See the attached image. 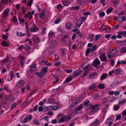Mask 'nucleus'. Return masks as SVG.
Listing matches in <instances>:
<instances>
[{"label": "nucleus", "mask_w": 126, "mask_h": 126, "mask_svg": "<svg viewBox=\"0 0 126 126\" xmlns=\"http://www.w3.org/2000/svg\"><path fill=\"white\" fill-rule=\"evenodd\" d=\"M82 72V70L80 69L75 71L73 73V75L74 77H77L81 74Z\"/></svg>", "instance_id": "obj_5"}, {"label": "nucleus", "mask_w": 126, "mask_h": 126, "mask_svg": "<svg viewBox=\"0 0 126 126\" xmlns=\"http://www.w3.org/2000/svg\"><path fill=\"white\" fill-rule=\"evenodd\" d=\"M107 76V74L106 73H104L100 77V79L101 80H102L105 79Z\"/></svg>", "instance_id": "obj_21"}, {"label": "nucleus", "mask_w": 126, "mask_h": 126, "mask_svg": "<svg viewBox=\"0 0 126 126\" xmlns=\"http://www.w3.org/2000/svg\"><path fill=\"white\" fill-rule=\"evenodd\" d=\"M14 99V97L11 95H10L8 97L7 99L9 101H13Z\"/></svg>", "instance_id": "obj_31"}, {"label": "nucleus", "mask_w": 126, "mask_h": 126, "mask_svg": "<svg viewBox=\"0 0 126 126\" xmlns=\"http://www.w3.org/2000/svg\"><path fill=\"white\" fill-rule=\"evenodd\" d=\"M61 20V19L60 18H58L54 21V23L55 24H57L60 22Z\"/></svg>", "instance_id": "obj_45"}, {"label": "nucleus", "mask_w": 126, "mask_h": 126, "mask_svg": "<svg viewBox=\"0 0 126 126\" xmlns=\"http://www.w3.org/2000/svg\"><path fill=\"white\" fill-rule=\"evenodd\" d=\"M25 62L24 61H20V66L22 67H24V65Z\"/></svg>", "instance_id": "obj_43"}, {"label": "nucleus", "mask_w": 126, "mask_h": 126, "mask_svg": "<svg viewBox=\"0 0 126 126\" xmlns=\"http://www.w3.org/2000/svg\"><path fill=\"white\" fill-rule=\"evenodd\" d=\"M121 52L122 53H124L126 52V47H124L122 48L121 49Z\"/></svg>", "instance_id": "obj_50"}, {"label": "nucleus", "mask_w": 126, "mask_h": 126, "mask_svg": "<svg viewBox=\"0 0 126 126\" xmlns=\"http://www.w3.org/2000/svg\"><path fill=\"white\" fill-rule=\"evenodd\" d=\"M36 65L35 64H33L31 65L30 66V70L31 72H33L34 71H36Z\"/></svg>", "instance_id": "obj_12"}, {"label": "nucleus", "mask_w": 126, "mask_h": 126, "mask_svg": "<svg viewBox=\"0 0 126 126\" xmlns=\"http://www.w3.org/2000/svg\"><path fill=\"white\" fill-rule=\"evenodd\" d=\"M10 10L9 9L7 8L5 9V11L3 12L2 14V18L3 19H5L8 16Z\"/></svg>", "instance_id": "obj_3"}, {"label": "nucleus", "mask_w": 126, "mask_h": 126, "mask_svg": "<svg viewBox=\"0 0 126 126\" xmlns=\"http://www.w3.org/2000/svg\"><path fill=\"white\" fill-rule=\"evenodd\" d=\"M35 74L37 75V76H38L40 78H42L43 77V75L42 74H42L41 73V72H37Z\"/></svg>", "instance_id": "obj_44"}, {"label": "nucleus", "mask_w": 126, "mask_h": 126, "mask_svg": "<svg viewBox=\"0 0 126 126\" xmlns=\"http://www.w3.org/2000/svg\"><path fill=\"white\" fill-rule=\"evenodd\" d=\"M9 59L8 57H6L5 59L2 61V62L4 63H6L8 62Z\"/></svg>", "instance_id": "obj_40"}, {"label": "nucleus", "mask_w": 126, "mask_h": 126, "mask_svg": "<svg viewBox=\"0 0 126 126\" xmlns=\"http://www.w3.org/2000/svg\"><path fill=\"white\" fill-rule=\"evenodd\" d=\"M48 68L47 66L43 67L41 69V73L43 75L45 74L47 72Z\"/></svg>", "instance_id": "obj_6"}, {"label": "nucleus", "mask_w": 126, "mask_h": 126, "mask_svg": "<svg viewBox=\"0 0 126 126\" xmlns=\"http://www.w3.org/2000/svg\"><path fill=\"white\" fill-rule=\"evenodd\" d=\"M115 49H111L110 50V54L114 55L115 53Z\"/></svg>", "instance_id": "obj_42"}, {"label": "nucleus", "mask_w": 126, "mask_h": 126, "mask_svg": "<svg viewBox=\"0 0 126 126\" xmlns=\"http://www.w3.org/2000/svg\"><path fill=\"white\" fill-rule=\"evenodd\" d=\"M39 30V28L37 27H34L33 28H31L30 30V32H35L38 31Z\"/></svg>", "instance_id": "obj_16"}, {"label": "nucleus", "mask_w": 126, "mask_h": 126, "mask_svg": "<svg viewBox=\"0 0 126 126\" xmlns=\"http://www.w3.org/2000/svg\"><path fill=\"white\" fill-rule=\"evenodd\" d=\"M33 123L35 125H38L39 124V123L36 119H34L33 121Z\"/></svg>", "instance_id": "obj_48"}, {"label": "nucleus", "mask_w": 126, "mask_h": 126, "mask_svg": "<svg viewBox=\"0 0 126 126\" xmlns=\"http://www.w3.org/2000/svg\"><path fill=\"white\" fill-rule=\"evenodd\" d=\"M96 87V86L95 85H92L90 86L89 87V89L90 90H92L93 89L95 88Z\"/></svg>", "instance_id": "obj_39"}, {"label": "nucleus", "mask_w": 126, "mask_h": 126, "mask_svg": "<svg viewBox=\"0 0 126 126\" xmlns=\"http://www.w3.org/2000/svg\"><path fill=\"white\" fill-rule=\"evenodd\" d=\"M64 121L65 122V120L63 115H62V117L61 118L59 119V123H63Z\"/></svg>", "instance_id": "obj_30"}, {"label": "nucleus", "mask_w": 126, "mask_h": 126, "mask_svg": "<svg viewBox=\"0 0 126 126\" xmlns=\"http://www.w3.org/2000/svg\"><path fill=\"white\" fill-rule=\"evenodd\" d=\"M24 84V81L23 80H19L16 83L15 86L20 87L23 86Z\"/></svg>", "instance_id": "obj_7"}, {"label": "nucleus", "mask_w": 126, "mask_h": 126, "mask_svg": "<svg viewBox=\"0 0 126 126\" xmlns=\"http://www.w3.org/2000/svg\"><path fill=\"white\" fill-rule=\"evenodd\" d=\"M100 60L102 62H105L106 61V57L105 56V54L104 53H100Z\"/></svg>", "instance_id": "obj_11"}, {"label": "nucleus", "mask_w": 126, "mask_h": 126, "mask_svg": "<svg viewBox=\"0 0 126 126\" xmlns=\"http://www.w3.org/2000/svg\"><path fill=\"white\" fill-rule=\"evenodd\" d=\"M116 116V120H119L121 117V115L120 114L117 115Z\"/></svg>", "instance_id": "obj_57"}, {"label": "nucleus", "mask_w": 126, "mask_h": 126, "mask_svg": "<svg viewBox=\"0 0 126 126\" xmlns=\"http://www.w3.org/2000/svg\"><path fill=\"white\" fill-rule=\"evenodd\" d=\"M4 90L6 91L7 92H9L10 94H11V90H9L7 87H5L3 88Z\"/></svg>", "instance_id": "obj_35"}, {"label": "nucleus", "mask_w": 126, "mask_h": 126, "mask_svg": "<svg viewBox=\"0 0 126 126\" xmlns=\"http://www.w3.org/2000/svg\"><path fill=\"white\" fill-rule=\"evenodd\" d=\"M1 44L2 46L3 47H8L9 46V45L4 41H3L2 42Z\"/></svg>", "instance_id": "obj_18"}, {"label": "nucleus", "mask_w": 126, "mask_h": 126, "mask_svg": "<svg viewBox=\"0 0 126 126\" xmlns=\"http://www.w3.org/2000/svg\"><path fill=\"white\" fill-rule=\"evenodd\" d=\"M81 101V99H78L76 100L74 102H75V104H76L80 102Z\"/></svg>", "instance_id": "obj_58"}, {"label": "nucleus", "mask_w": 126, "mask_h": 126, "mask_svg": "<svg viewBox=\"0 0 126 126\" xmlns=\"http://www.w3.org/2000/svg\"><path fill=\"white\" fill-rule=\"evenodd\" d=\"M62 2L63 5L65 6L69 5L70 3L67 0H62Z\"/></svg>", "instance_id": "obj_22"}, {"label": "nucleus", "mask_w": 126, "mask_h": 126, "mask_svg": "<svg viewBox=\"0 0 126 126\" xmlns=\"http://www.w3.org/2000/svg\"><path fill=\"white\" fill-rule=\"evenodd\" d=\"M63 37L61 39V41L63 43L65 44L69 38V36L67 34L63 36Z\"/></svg>", "instance_id": "obj_9"}, {"label": "nucleus", "mask_w": 126, "mask_h": 126, "mask_svg": "<svg viewBox=\"0 0 126 126\" xmlns=\"http://www.w3.org/2000/svg\"><path fill=\"white\" fill-rule=\"evenodd\" d=\"M56 7L58 10L60 9L62 7H63L61 4H60L57 5L56 6Z\"/></svg>", "instance_id": "obj_54"}, {"label": "nucleus", "mask_w": 126, "mask_h": 126, "mask_svg": "<svg viewBox=\"0 0 126 126\" xmlns=\"http://www.w3.org/2000/svg\"><path fill=\"white\" fill-rule=\"evenodd\" d=\"M99 121L98 120H96L92 124V125L93 126H95L98 124Z\"/></svg>", "instance_id": "obj_36"}, {"label": "nucleus", "mask_w": 126, "mask_h": 126, "mask_svg": "<svg viewBox=\"0 0 126 126\" xmlns=\"http://www.w3.org/2000/svg\"><path fill=\"white\" fill-rule=\"evenodd\" d=\"M101 36L100 35L97 34L96 35L95 37V41H97L99 38H100Z\"/></svg>", "instance_id": "obj_37"}, {"label": "nucleus", "mask_w": 126, "mask_h": 126, "mask_svg": "<svg viewBox=\"0 0 126 126\" xmlns=\"http://www.w3.org/2000/svg\"><path fill=\"white\" fill-rule=\"evenodd\" d=\"M101 106V105L95 104L92 107V112H95L97 111L98 110L99 107Z\"/></svg>", "instance_id": "obj_2"}, {"label": "nucleus", "mask_w": 126, "mask_h": 126, "mask_svg": "<svg viewBox=\"0 0 126 126\" xmlns=\"http://www.w3.org/2000/svg\"><path fill=\"white\" fill-rule=\"evenodd\" d=\"M118 35H117V38H122V36L126 37V31H123L121 32H117Z\"/></svg>", "instance_id": "obj_1"}, {"label": "nucleus", "mask_w": 126, "mask_h": 126, "mask_svg": "<svg viewBox=\"0 0 126 126\" xmlns=\"http://www.w3.org/2000/svg\"><path fill=\"white\" fill-rule=\"evenodd\" d=\"M16 34L17 36L20 37H22L26 34V33L23 34L21 32H16Z\"/></svg>", "instance_id": "obj_26"}, {"label": "nucleus", "mask_w": 126, "mask_h": 126, "mask_svg": "<svg viewBox=\"0 0 126 126\" xmlns=\"http://www.w3.org/2000/svg\"><path fill=\"white\" fill-rule=\"evenodd\" d=\"M38 110L39 111L41 112L43 111V107L42 106H40L38 108Z\"/></svg>", "instance_id": "obj_64"}, {"label": "nucleus", "mask_w": 126, "mask_h": 126, "mask_svg": "<svg viewBox=\"0 0 126 126\" xmlns=\"http://www.w3.org/2000/svg\"><path fill=\"white\" fill-rule=\"evenodd\" d=\"M86 19V18L83 17H81L79 18V20L81 22L83 23V22H84Z\"/></svg>", "instance_id": "obj_34"}, {"label": "nucleus", "mask_w": 126, "mask_h": 126, "mask_svg": "<svg viewBox=\"0 0 126 126\" xmlns=\"http://www.w3.org/2000/svg\"><path fill=\"white\" fill-rule=\"evenodd\" d=\"M43 111H46L48 110L47 108V107L46 106H44L43 107Z\"/></svg>", "instance_id": "obj_51"}, {"label": "nucleus", "mask_w": 126, "mask_h": 126, "mask_svg": "<svg viewBox=\"0 0 126 126\" xmlns=\"http://www.w3.org/2000/svg\"><path fill=\"white\" fill-rule=\"evenodd\" d=\"M113 10V8L112 7L109 8L106 11L107 14H109L110 13H111Z\"/></svg>", "instance_id": "obj_24"}, {"label": "nucleus", "mask_w": 126, "mask_h": 126, "mask_svg": "<svg viewBox=\"0 0 126 126\" xmlns=\"http://www.w3.org/2000/svg\"><path fill=\"white\" fill-rule=\"evenodd\" d=\"M98 87L99 88L103 89L104 88V85L103 84H100L98 85Z\"/></svg>", "instance_id": "obj_32"}, {"label": "nucleus", "mask_w": 126, "mask_h": 126, "mask_svg": "<svg viewBox=\"0 0 126 126\" xmlns=\"http://www.w3.org/2000/svg\"><path fill=\"white\" fill-rule=\"evenodd\" d=\"M112 121L113 120L112 119H108L106 121V123L108 124L109 126H110L112 124Z\"/></svg>", "instance_id": "obj_17"}, {"label": "nucleus", "mask_w": 126, "mask_h": 126, "mask_svg": "<svg viewBox=\"0 0 126 126\" xmlns=\"http://www.w3.org/2000/svg\"><path fill=\"white\" fill-rule=\"evenodd\" d=\"M91 51V49L90 48H88L87 49L85 52V56H87Z\"/></svg>", "instance_id": "obj_28"}, {"label": "nucleus", "mask_w": 126, "mask_h": 126, "mask_svg": "<svg viewBox=\"0 0 126 126\" xmlns=\"http://www.w3.org/2000/svg\"><path fill=\"white\" fill-rule=\"evenodd\" d=\"M89 69L86 70V72H84L83 74V75L81 76L82 78H84L87 74L89 73Z\"/></svg>", "instance_id": "obj_25"}, {"label": "nucleus", "mask_w": 126, "mask_h": 126, "mask_svg": "<svg viewBox=\"0 0 126 126\" xmlns=\"http://www.w3.org/2000/svg\"><path fill=\"white\" fill-rule=\"evenodd\" d=\"M65 122H67L70 120L71 119V115L69 114L66 116L64 115H63Z\"/></svg>", "instance_id": "obj_13"}, {"label": "nucleus", "mask_w": 126, "mask_h": 126, "mask_svg": "<svg viewBox=\"0 0 126 126\" xmlns=\"http://www.w3.org/2000/svg\"><path fill=\"white\" fill-rule=\"evenodd\" d=\"M64 71L65 72L67 73H71L73 71V70L72 69H65L64 70Z\"/></svg>", "instance_id": "obj_41"}, {"label": "nucleus", "mask_w": 126, "mask_h": 126, "mask_svg": "<svg viewBox=\"0 0 126 126\" xmlns=\"http://www.w3.org/2000/svg\"><path fill=\"white\" fill-rule=\"evenodd\" d=\"M45 17V14L44 12L40 14L39 17L41 19H43Z\"/></svg>", "instance_id": "obj_33"}, {"label": "nucleus", "mask_w": 126, "mask_h": 126, "mask_svg": "<svg viewBox=\"0 0 126 126\" xmlns=\"http://www.w3.org/2000/svg\"><path fill=\"white\" fill-rule=\"evenodd\" d=\"M99 16L100 17H102L105 15V13L104 12H100L99 13Z\"/></svg>", "instance_id": "obj_38"}, {"label": "nucleus", "mask_w": 126, "mask_h": 126, "mask_svg": "<svg viewBox=\"0 0 126 126\" xmlns=\"http://www.w3.org/2000/svg\"><path fill=\"white\" fill-rule=\"evenodd\" d=\"M61 53L62 54V57L64 58L66 57L65 53L66 52V50L65 48L61 49Z\"/></svg>", "instance_id": "obj_15"}, {"label": "nucleus", "mask_w": 126, "mask_h": 126, "mask_svg": "<svg viewBox=\"0 0 126 126\" xmlns=\"http://www.w3.org/2000/svg\"><path fill=\"white\" fill-rule=\"evenodd\" d=\"M33 0H30L29 1V3L27 4V5H28L29 6H31L32 4L33 3Z\"/></svg>", "instance_id": "obj_55"}, {"label": "nucleus", "mask_w": 126, "mask_h": 126, "mask_svg": "<svg viewBox=\"0 0 126 126\" xmlns=\"http://www.w3.org/2000/svg\"><path fill=\"white\" fill-rule=\"evenodd\" d=\"M77 34H78L80 37H82L83 36V35L79 31L78 32H76Z\"/></svg>", "instance_id": "obj_49"}, {"label": "nucleus", "mask_w": 126, "mask_h": 126, "mask_svg": "<svg viewBox=\"0 0 126 126\" xmlns=\"http://www.w3.org/2000/svg\"><path fill=\"white\" fill-rule=\"evenodd\" d=\"M72 24L71 22H67L65 25L66 29L68 30H70L72 28Z\"/></svg>", "instance_id": "obj_10"}, {"label": "nucleus", "mask_w": 126, "mask_h": 126, "mask_svg": "<svg viewBox=\"0 0 126 126\" xmlns=\"http://www.w3.org/2000/svg\"><path fill=\"white\" fill-rule=\"evenodd\" d=\"M19 59L20 60V61H24V56H23L20 55L19 56Z\"/></svg>", "instance_id": "obj_53"}, {"label": "nucleus", "mask_w": 126, "mask_h": 126, "mask_svg": "<svg viewBox=\"0 0 126 126\" xmlns=\"http://www.w3.org/2000/svg\"><path fill=\"white\" fill-rule=\"evenodd\" d=\"M33 40L34 42L38 43H39L40 41L39 38L37 36L36 37L34 38Z\"/></svg>", "instance_id": "obj_27"}, {"label": "nucleus", "mask_w": 126, "mask_h": 126, "mask_svg": "<svg viewBox=\"0 0 126 126\" xmlns=\"http://www.w3.org/2000/svg\"><path fill=\"white\" fill-rule=\"evenodd\" d=\"M14 72L13 71H11L9 74V75L10 77V79H8L7 80L10 81L14 77Z\"/></svg>", "instance_id": "obj_14"}, {"label": "nucleus", "mask_w": 126, "mask_h": 126, "mask_svg": "<svg viewBox=\"0 0 126 126\" xmlns=\"http://www.w3.org/2000/svg\"><path fill=\"white\" fill-rule=\"evenodd\" d=\"M97 48V46L96 45H94L92 47L91 50L92 52L94 51Z\"/></svg>", "instance_id": "obj_29"}, {"label": "nucleus", "mask_w": 126, "mask_h": 126, "mask_svg": "<svg viewBox=\"0 0 126 126\" xmlns=\"http://www.w3.org/2000/svg\"><path fill=\"white\" fill-rule=\"evenodd\" d=\"M100 62L99 60L97 58L95 59L93 61V65L94 67L97 68V66L100 64Z\"/></svg>", "instance_id": "obj_4"}, {"label": "nucleus", "mask_w": 126, "mask_h": 126, "mask_svg": "<svg viewBox=\"0 0 126 126\" xmlns=\"http://www.w3.org/2000/svg\"><path fill=\"white\" fill-rule=\"evenodd\" d=\"M3 38L4 39L7 40L8 38V36L7 35H3L2 36Z\"/></svg>", "instance_id": "obj_59"}, {"label": "nucleus", "mask_w": 126, "mask_h": 126, "mask_svg": "<svg viewBox=\"0 0 126 126\" xmlns=\"http://www.w3.org/2000/svg\"><path fill=\"white\" fill-rule=\"evenodd\" d=\"M119 106L118 105H116L114 107V109L115 110H119Z\"/></svg>", "instance_id": "obj_61"}, {"label": "nucleus", "mask_w": 126, "mask_h": 126, "mask_svg": "<svg viewBox=\"0 0 126 126\" xmlns=\"http://www.w3.org/2000/svg\"><path fill=\"white\" fill-rule=\"evenodd\" d=\"M59 108V107L58 106H56L53 107V110H56Z\"/></svg>", "instance_id": "obj_52"}, {"label": "nucleus", "mask_w": 126, "mask_h": 126, "mask_svg": "<svg viewBox=\"0 0 126 126\" xmlns=\"http://www.w3.org/2000/svg\"><path fill=\"white\" fill-rule=\"evenodd\" d=\"M82 23H83L81 22L79 20H78L76 21L75 24L77 25V27H79Z\"/></svg>", "instance_id": "obj_20"}, {"label": "nucleus", "mask_w": 126, "mask_h": 126, "mask_svg": "<svg viewBox=\"0 0 126 126\" xmlns=\"http://www.w3.org/2000/svg\"><path fill=\"white\" fill-rule=\"evenodd\" d=\"M72 78L73 77L71 76V75H69L66 79L64 82H66V83L69 82L72 80Z\"/></svg>", "instance_id": "obj_19"}, {"label": "nucleus", "mask_w": 126, "mask_h": 126, "mask_svg": "<svg viewBox=\"0 0 126 126\" xmlns=\"http://www.w3.org/2000/svg\"><path fill=\"white\" fill-rule=\"evenodd\" d=\"M27 106V102H25L23 103L21 105V107H25Z\"/></svg>", "instance_id": "obj_47"}, {"label": "nucleus", "mask_w": 126, "mask_h": 126, "mask_svg": "<svg viewBox=\"0 0 126 126\" xmlns=\"http://www.w3.org/2000/svg\"><path fill=\"white\" fill-rule=\"evenodd\" d=\"M98 74L96 72H92L89 74V77L92 79H94L97 77Z\"/></svg>", "instance_id": "obj_8"}, {"label": "nucleus", "mask_w": 126, "mask_h": 126, "mask_svg": "<svg viewBox=\"0 0 126 126\" xmlns=\"http://www.w3.org/2000/svg\"><path fill=\"white\" fill-rule=\"evenodd\" d=\"M28 18L30 19H31L32 17L31 15L30 14V12H28Z\"/></svg>", "instance_id": "obj_60"}, {"label": "nucleus", "mask_w": 126, "mask_h": 126, "mask_svg": "<svg viewBox=\"0 0 126 126\" xmlns=\"http://www.w3.org/2000/svg\"><path fill=\"white\" fill-rule=\"evenodd\" d=\"M38 107V105H36L34 106L33 109V110L34 111H36L37 110V107Z\"/></svg>", "instance_id": "obj_63"}, {"label": "nucleus", "mask_w": 126, "mask_h": 126, "mask_svg": "<svg viewBox=\"0 0 126 126\" xmlns=\"http://www.w3.org/2000/svg\"><path fill=\"white\" fill-rule=\"evenodd\" d=\"M54 32H50L48 34L49 37H52L54 36Z\"/></svg>", "instance_id": "obj_46"}, {"label": "nucleus", "mask_w": 126, "mask_h": 126, "mask_svg": "<svg viewBox=\"0 0 126 126\" xmlns=\"http://www.w3.org/2000/svg\"><path fill=\"white\" fill-rule=\"evenodd\" d=\"M125 99H123L122 101H121L119 103V105H121L122 104H124L125 103Z\"/></svg>", "instance_id": "obj_62"}, {"label": "nucleus", "mask_w": 126, "mask_h": 126, "mask_svg": "<svg viewBox=\"0 0 126 126\" xmlns=\"http://www.w3.org/2000/svg\"><path fill=\"white\" fill-rule=\"evenodd\" d=\"M76 104L74 102H72L70 105L69 107L71 108H72L74 107L75 105Z\"/></svg>", "instance_id": "obj_56"}, {"label": "nucleus", "mask_w": 126, "mask_h": 126, "mask_svg": "<svg viewBox=\"0 0 126 126\" xmlns=\"http://www.w3.org/2000/svg\"><path fill=\"white\" fill-rule=\"evenodd\" d=\"M121 70L120 69H116L115 70V75H119L121 74Z\"/></svg>", "instance_id": "obj_23"}]
</instances>
